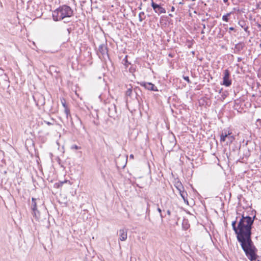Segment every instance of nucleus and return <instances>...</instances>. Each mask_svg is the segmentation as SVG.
I'll use <instances>...</instances> for the list:
<instances>
[{
	"label": "nucleus",
	"mask_w": 261,
	"mask_h": 261,
	"mask_svg": "<svg viewBox=\"0 0 261 261\" xmlns=\"http://www.w3.org/2000/svg\"><path fill=\"white\" fill-rule=\"evenodd\" d=\"M72 15L73 10L67 5L61 6L53 12V18L55 21L61 20Z\"/></svg>",
	"instance_id": "obj_2"
},
{
	"label": "nucleus",
	"mask_w": 261,
	"mask_h": 261,
	"mask_svg": "<svg viewBox=\"0 0 261 261\" xmlns=\"http://www.w3.org/2000/svg\"><path fill=\"white\" fill-rule=\"evenodd\" d=\"M151 6L154 12L160 15L162 13H166V11L165 8L162 7L160 5L155 3L153 0H151Z\"/></svg>",
	"instance_id": "obj_7"
},
{
	"label": "nucleus",
	"mask_w": 261,
	"mask_h": 261,
	"mask_svg": "<svg viewBox=\"0 0 261 261\" xmlns=\"http://www.w3.org/2000/svg\"><path fill=\"white\" fill-rule=\"evenodd\" d=\"M169 15L170 17H172V16H173V15H172L171 14H169Z\"/></svg>",
	"instance_id": "obj_36"
},
{
	"label": "nucleus",
	"mask_w": 261,
	"mask_h": 261,
	"mask_svg": "<svg viewBox=\"0 0 261 261\" xmlns=\"http://www.w3.org/2000/svg\"><path fill=\"white\" fill-rule=\"evenodd\" d=\"M99 58L106 59L109 58L108 50L107 46L103 44H100L98 47V51L97 53Z\"/></svg>",
	"instance_id": "obj_5"
},
{
	"label": "nucleus",
	"mask_w": 261,
	"mask_h": 261,
	"mask_svg": "<svg viewBox=\"0 0 261 261\" xmlns=\"http://www.w3.org/2000/svg\"><path fill=\"white\" fill-rule=\"evenodd\" d=\"M132 93V87L128 88L126 91V95L130 96Z\"/></svg>",
	"instance_id": "obj_20"
},
{
	"label": "nucleus",
	"mask_w": 261,
	"mask_h": 261,
	"mask_svg": "<svg viewBox=\"0 0 261 261\" xmlns=\"http://www.w3.org/2000/svg\"><path fill=\"white\" fill-rule=\"evenodd\" d=\"M44 122L47 124L48 125H53V123L50 122H48V121H44Z\"/></svg>",
	"instance_id": "obj_23"
},
{
	"label": "nucleus",
	"mask_w": 261,
	"mask_h": 261,
	"mask_svg": "<svg viewBox=\"0 0 261 261\" xmlns=\"http://www.w3.org/2000/svg\"><path fill=\"white\" fill-rule=\"evenodd\" d=\"M119 236V239L124 241H125L127 237V231L124 229H120L118 232Z\"/></svg>",
	"instance_id": "obj_9"
},
{
	"label": "nucleus",
	"mask_w": 261,
	"mask_h": 261,
	"mask_svg": "<svg viewBox=\"0 0 261 261\" xmlns=\"http://www.w3.org/2000/svg\"><path fill=\"white\" fill-rule=\"evenodd\" d=\"M109 114L111 117H112L113 115L116 112V106L114 104L111 105V107L109 108Z\"/></svg>",
	"instance_id": "obj_13"
},
{
	"label": "nucleus",
	"mask_w": 261,
	"mask_h": 261,
	"mask_svg": "<svg viewBox=\"0 0 261 261\" xmlns=\"http://www.w3.org/2000/svg\"><path fill=\"white\" fill-rule=\"evenodd\" d=\"M169 56L171 57H172V56L171 54H169Z\"/></svg>",
	"instance_id": "obj_40"
},
{
	"label": "nucleus",
	"mask_w": 261,
	"mask_h": 261,
	"mask_svg": "<svg viewBox=\"0 0 261 261\" xmlns=\"http://www.w3.org/2000/svg\"><path fill=\"white\" fill-rule=\"evenodd\" d=\"M260 121V119H257V122H259V121Z\"/></svg>",
	"instance_id": "obj_39"
},
{
	"label": "nucleus",
	"mask_w": 261,
	"mask_h": 261,
	"mask_svg": "<svg viewBox=\"0 0 261 261\" xmlns=\"http://www.w3.org/2000/svg\"><path fill=\"white\" fill-rule=\"evenodd\" d=\"M33 99L36 102V105L37 107L40 108L41 106H43L45 105V99L44 96L39 93H36L33 96Z\"/></svg>",
	"instance_id": "obj_4"
},
{
	"label": "nucleus",
	"mask_w": 261,
	"mask_h": 261,
	"mask_svg": "<svg viewBox=\"0 0 261 261\" xmlns=\"http://www.w3.org/2000/svg\"><path fill=\"white\" fill-rule=\"evenodd\" d=\"M144 15V12H141L139 14V21L142 22L144 19V18H142V15Z\"/></svg>",
	"instance_id": "obj_19"
},
{
	"label": "nucleus",
	"mask_w": 261,
	"mask_h": 261,
	"mask_svg": "<svg viewBox=\"0 0 261 261\" xmlns=\"http://www.w3.org/2000/svg\"><path fill=\"white\" fill-rule=\"evenodd\" d=\"M259 47L261 48V39H260V43L259 44Z\"/></svg>",
	"instance_id": "obj_38"
},
{
	"label": "nucleus",
	"mask_w": 261,
	"mask_h": 261,
	"mask_svg": "<svg viewBox=\"0 0 261 261\" xmlns=\"http://www.w3.org/2000/svg\"><path fill=\"white\" fill-rule=\"evenodd\" d=\"M174 10H175L174 7L173 6H172V7H171V11L172 12H173V11H174Z\"/></svg>",
	"instance_id": "obj_27"
},
{
	"label": "nucleus",
	"mask_w": 261,
	"mask_h": 261,
	"mask_svg": "<svg viewBox=\"0 0 261 261\" xmlns=\"http://www.w3.org/2000/svg\"><path fill=\"white\" fill-rule=\"evenodd\" d=\"M157 210L159 212V213H160V215L161 219H163V218H164V216H163V215L162 214L161 209L160 207H158Z\"/></svg>",
	"instance_id": "obj_21"
},
{
	"label": "nucleus",
	"mask_w": 261,
	"mask_h": 261,
	"mask_svg": "<svg viewBox=\"0 0 261 261\" xmlns=\"http://www.w3.org/2000/svg\"><path fill=\"white\" fill-rule=\"evenodd\" d=\"M180 183V182L177 183V186H176L177 188H180V185H179Z\"/></svg>",
	"instance_id": "obj_29"
},
{
	"label": "nucleus",
	"mask_w": 261,
	"mask_h": 261,
	"mask_svg": "<svg viewBox=\"0 0 261 261\" xmlns=\"http://www.w3.org/2000/svg\"><path fill=\"white\" fill-rule=\"evenodd\" d=\"M61 101L63 107L64 108V109H66V108H68L67 105H66V100L64 98H62L61 99Z\"/></svg>",
	"instance_id": "obj_17"
},
{
	"label": "nucleus",
	"mask_w": 261,
	"mask_h": 261,
	"mask_svg": "<svg viewBox=\"0 0 261 261\" xmlns=\"http://www.w3.org/2000/svg\"><path fill=\"white\" fill-rule=\"evenodd\" d=\"M141 5H142V4H141ZM139 9H141V6H140L139 7Z\"/></svg>",
	"instance_id": "obj_37"
},
{
	"label": "nucleus",
	"mask_w": 261,
	"mask_h": 261,
	"mask_svg": "<svg viewBox=\"0 0 261 261\" xmlns=\"http://www.w3.org/2000/svg\"><path fill=\"white\" fill-rule=\"evenodd\" d=\"M241 60H242V59H241V58H240V57H239V58H238V62H240V61H241Z\"/></svg>",
	"instance_id": "obj_32"
},
{
	"label": "nucleus",
	"mask_w": 261,
	"mask_h": 261,
	"mask_svg": "<svg viewBox=\"0 0 261 261\" xmlns=\"http://www.w3.org/2000/svg\"><path fill=\"white\" fill-rule=\"evenodd\" d=\"M244 47L243 43H239L235 45L234 53H239L241 51Z\"/></svg>",
	"instance_id": "obj_11"
},
{
	"label": "nucleus",
	"mask_w": 261,
	"mask_h": 261,
	"mask_svg": "<svg viewBox=\"0 0 261 261\" xmlns=\"http://www.w3.org/2000/svg\"><path fill=\"white\" fill-rule=\"evenodd\" d=\"M224 3H226L228 2V0H223Z\"/></svg>",
	"instance_id": "obj_34"
},
{
	"label": "nucleus",
	"mask_w": 261,
	"mask_h": 261,
	"mask_svg": "<svg viewBox=\"0 0 261 261\" xmlns=\"http://www.w3.org/2000/svg\"><path fill=\"white\" fill-rule=\"evenodd\" d=\"M179 4H181V5H182V4H183V3H181V2H180V3H179Z\"/></svg>",
	"instance_id": "obj_41"
},
{
	"label": "nucleus",
	"mask_w": 261,
	"mask_h": 261,
	"mask_svg": "<svg viewBox=\"0 0 261 261\" xmlns=\"http://www.w3.org/2000/svg\"><path fill=\"white\" fill-rule=\"evenodd\" d=\"M257 27H258V28H261V25H260V24H259V23H258V24H257Z\"/></svg>",
	"instance_id": "obj_33"
},
{
	"label": "nucleus",
	"mask_w": 261,
	"mask_h": 261,
	"mask_svg": "<svg viewBox=\"0 0 261 261\" xmlns=\"http://www.w3.org/2000/svg\"><path fill=\"white\" fill-rule=\"evenodd\" d=\"M231 14V13H227L226 15H224L222 16V20L226 22L228 21V16H229Z\"/></svg>",
	"instance_id": "obj_16"
},
{
	"label": "nucleus",
	"mask_w": 261,
	"mask_h": 261,
	"mask_svg": "<svg viewBox=\"0 0 261 261\" xmlns=\"http://www.w3.org/2000/svg\"><path fill=\"white\" fill-rule=\"evenodd\" d=\"M227 130H224L222 132V133L220 134V142H224L226 141L227 139Z\"/></svg>",
	"instance_id": "obj_14"
},
{
	"label": "nucleus",
	"mask_w": 261,
	"mask_h": 261,
	"mask_svg": "<svg viewBox=\"0 0 261 261\" xmlns=\"http://www.w3.org/2000/svg\"><path fill=\"white\" fill-rule=\"evenodd\" d=\"M229 71L228 69L224 70L222 84L226 87H229L231 85V80L229 79Z\"/></svg>",
	"instance_id": "obj_6"
},
{
	"label": "nucleus",
	"mask_w": 261,
	"mask_h": 261,
	"mask_svg": "<svg viewBox=\"0 0 261 261\" xmlns=\"http://www.w3.org/2000/svg\"><path fill=\"white\" fill-rule=\"evenodd\" d=\"M139 84L141 86L144 87L147 90L152 91H158L157 87L151 83L141 82Z\"/></svg>",
	"instance_id": "obj_8"
},
{
	"label": "nucleus",
	"mask_w": 261,
	"mask_h": 261,
	"mask_svg": "<svg viewBox=\"0 0 261 261\" xmlns=\"http://www.w3.org/2000/svg\"><path fill=\"white\" fill-rule=\"evenodd\" d=\"M257 261H259V260H257Z\"/></svg>",
	"instance_id": "obj_43"
},
{
	"label": "nucleus",
	"mask_w": 261,
	"mask_h": 261,
	"mask_svg": "<svg viewBox=\"0 0 261 261\" xmlns=\"http://www.w3.org/2000/svg\"><path fill=\"white\" fill-rule=\"evenodd\" d=\"M167 215H168V216H170V215H171V211H170V210H168L167 211Z\"/></svg>",
	"instance_id": "obj_24"
},
{
	"label": "nucleus",
	"mask_w": 261,
	"mask_h": 261,
	"mask_svg": "<svg viewBox=\"0 0 261 261\" xmlns=\"http://www.w3.org/2000/svg\"><path fill=\"white\" fill-rule=\"evenodd\" d=\"M64 113L66 115L67 119L71 118V116L70 113V109L68 108H66V109H64Z\"/></svg>",
	"instance_id": "obj_15"
},
{
	"label": "nucleus",
	"mask_w": 261,
	"mask_h": 261,
	"mask_svg": "<svg viewBox=\"0 0 261 261\" xmlns=\"http://www.w3.org/2000/svg\"><path fill=\"white\" fill-rule=\"evenodd\" d=\"M231 134L232 133L231 132H229V131H228L227 133V139H226V141H227V143H231L234 140V137H233V136L231 135Z\"/></svg>",
	"instance_id": "obj_12"
},
{
	"label": "nucleus",
	"mask_w": 261,
	"mask_h": 261,
	"mask_svg": "<svg viewBox=\"0 0 261 261\" xmlns=\"http://www.w3.org/2000/svg\"><path fill=\"white\" fill-rule=\"evenodd\" d=\"M229 30L230 31H233V30H234V28H233V27H230V28H229Z\"/></svg>",
	"instance_id": "obj_26"
},
{
	"label": "nucleus",
	"mask_w": 261,
	"mask_h": 261,
	"mask_svg": "<svg viewBox=\"0 0 261 261\" xmlns=\"http://www.w3.org/2000/svg\"><path fill=\"white\" fill-rule=\"evenodd\" d=\"M201 33L204 34V32L203 30H202V31L201 32Z\"/></svg>",
	"instance_id": "obj_35"
},
{
	"label": "nucleus",
	"mask_w": 261,
	"mask_h": 261,
	"mask_svg": "<svg viewBox=\"0 0 261 261\" xmlns=\"http://www.w3.org/2000/svg\"><path fill=\"white\" fill-rule=\"evenodd\" d=\"M127 56H126L125 58L122 60V62L124 64V65L126 67H127V66L129 64L128 62V61H127Z\"/></svg>",
	"instance_id": "obj_18"
},
{
	"label": "nucleus",
	"mask_w": 261,
	"mask_h": 261,
	"mask_svg": "<svg viewBox=\"0 0 261 261\" xmlns=\"http://www.w3.org/2000/svg\"><path fill=\"white\" fill-rule=\"evenodd\" d=\"M183 78H184V79L185 81H186L188 83H191V81H190V79H189V77L188 76H183Z\"/></svg>",
	"instance_id": "obj_22"
},
{
	"label": "nucleus",
	"mask_w": 261,
	"mask_h": 261,
	"mask_svg": "<svg viewBox=\"0 0 261 261\" xmlns=\"http://www.w3.org/2000/svg\"><path fill=\"white\" fill-rule=\"evenodd\" d=\"M144 1H146L147 0H143Z\"/></svg>",
	"instance_id": "obj_42"
},
{
	"label": "nucleus",
	"mask_w": 261,
	"mask_h": 261,
	"mask_svg": "<svg viewBox=\"0 0 261 261\" xmlns=\"http://www.w3.org/2000/svg\"><path fill=\"white\" fill-rule=\"evenodd\" d=\"M72 148H75L76 149H79V147L77 146V145H74L73 147H72Z\"/></svg>",
	"instance_id": "obj_25"
},
{
	"label": "nucleus",
	"mask_w": 261,
	"mask_h": 261,
	"mask_svg": "<svg viewBox=\"0 0 261 261\" xmlns=\"http://www.w3.org/2000/svg\"><path fill=\"white\" fill-rule=\"evenodd\" d=\"M255 216L252 218L242 215L238 226L236 221L232 222V227L237 234V238L247 257L251 260H256L257 249L251 240V228Z\"/></svg>",
	"instance_id": "obj_1"
},
{
	"label": "nucleus",
	"mask_w": 261,
	"mask_h": 261,
	"mask_svg": "<svg viewBox=\"0 0 261 261\" xmlns=\"http://www.w3.org/2000/svg\"><path fill=\"white\" fill-rule=\"evenodd\" d=\"M37 199L36 198H32L31 208L32 210V215L37 221H38L40 218V212L37 210Z\"/></svg>",
	"instance_id": "obj_3"
},
{
	"label": "nucleus",
	"mask_w": 261,
	"mask_h": 261,
	"mask_svg": "<svg viewBox=\"0 0 261 261\" xmlns=\"http://www.w3.org/2000/svg\"><path fill=\"white\" fill-rule=\"evenodd\" d=\"M149 211H150V210H149V204L148 203V207L147 208V212L149 213Z\"/></svg>",
	"instance_id": "obj_28"
},
{
	"label": "nucleus",
	"mask_w": 261,
	"mask_h": 261,
	"mask_svg": "<svg viewBox=\"0 0 261 261\" xmlns=\"http://www.w3.org/2000/svg\"><path fill=\"white\" fill-rule=\"evenodd\" d=\"M129 158H130V159H134V155H133V154H130V155H129Z\"/></svg>",
	"instance_id": "obj_31"
},
{
	"label": "nucleus",
	"mask_w": 261,
	"mask_h": 261,
	"mask_svg": "<svg viewBox=\"0 0 261 261\" xmlns=\"http://www.w3.org/2000/svg\"><path fill=\"white\" fill-rule=\"evenodd\" d=\"M202 25L203 30L205 29V24H202Z\"/></svg>",
	"instance_id": "obj_30"
},
{
	"label": "nucleus",
	"mask_w": 261,
	"mask_h": 261,
	"mask_svg": "<svg viewBox=\"0 0 261 261\" xmlns=\"http://www.w3.org/2000/svg\"><path fill=\"white\" fill-rule=\"evenodd\" d=\"M180 188H177L178 190L179 191L180 196L182 197V198L184 199V200H185V198L187 197V194L186 192H185L184 191V187L182 186L181 184L180 183Z\"/></svg>",
	"instance_id": "obj_10"
}]
</instances>
